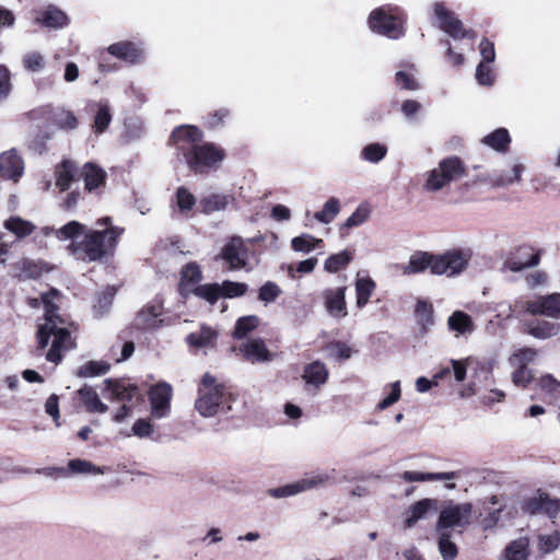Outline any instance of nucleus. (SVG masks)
I'll return each mask as SVG.
<instances>
[{
  "instance_id": "60",
  "label": "nucleus",
  "mask_w": 560,
  "mask_h": 560,
  "mask_svg": "<svg viewBox=\"0 0 560 560\" xmlns=\"http://www.w3.org/2000/svg\"><path fill=\"white\" fill-rule=\"evenodd\" d=\"M115 292L116 291L114 288H106V290L104 292H102V294L98 295L96 303L93 306L95 313H97L98 315H102L109 308L112 301L114 299Z\"/></svg>"
},
{
  "instance_id": "9",
  "label": "nucleus",
  "mask_w": 560,
  "mask_h": 560,
  "mask_svg": "<svg viewBox=\"0 0 560 560\" xmlns=\"http://www.w3.org/2000/svg\"><path fill=\"white\" fill-rule=\"evenodd\" d=\"M469 256L460 250L454 249L443 255H433L432 273L453 277L467 267Z\"/></svg>"
},
{
  "instance_id": "14",
  "label": "nucleus",
  "mask_w": 560,
  "mask_h": 560,
  "mask_svg": "<svg viewBox=\"0 0 560 560\" xmlns=\"http://www.w3.org/2000/svg\"><path fill=\"white\" fill-rule=\"evenodd\" d=\"M104 390L108 393V398L118 402H139L142 395L136 384L126 383L119 380L106 378L104 381Z\"/></svg>"
},
{
  "instance_id": "56",
  "label": "nucleus",
  "mask_w": 560,
  "mask_h": 560,
  "mask_svg": "<svg viewBox=\"0 0 560 560\" xmlns=\"http://www.w3.org/2000/svg\"><path fill=\"white\" fill-rule=\"evenodd\" d=\"M281 293L282 290L277 283L268 281L260 287L258 299L267 304L275 302L281 295Z\"/></svg>"
},
{
  "instance_id": "40",
  "label": "nucleus",
  "mask_w": 560,
  "mask_h": 560,
  "mask_svg": "<svg viewBox=\"0 0 560 560\" xmlns=\"http://www.w3.org/2000/svg\"><path fill=\"white\" fill-rule=\"evenodd\" d=\"M340 212V201L336 197H330L323 206L322 210L314 213V219L323 224H329Z\"/></svg>"
},
{
  "instance_id": "41",
  "label": "nucleus",
  "mask_w": 560,
  "mask_h": 560,
  "mask_svg": "<svg viewBox=\"0 0 560 560\" xmlns=\"http://www.w3.org/2000/svg\"><path fill=\"white\" fill-rule=\"evenodd\" d=\"M110 369V364L105 361H89L81 365L75 375L81 378L95 377L106 374Z\"/></svg>"
},
{
  "instance_id": "17",
  "label": "nucleus",
  "mask_w": 560,
  "mask_h": 560,
  "mask_svg": "<svg viewBox=\"0 0 560 560\" xmlns=\"http://www.w3.org/2000/svg\"><path fill=\"white\" fill-rule=\"evenodd\" d=\"M24 161L19 153L11 149L0 154V177L14 183L24 174Z\"/></svg>"
},
{
  "instance_id": "34",
  "label": "nucleus",
  "mask_w": 560,
  "mask_h": 560,
  "mask_svg": "<svg viewBox=\"0 0 560 560\" xmlns=\"http://www.w3.org/2000/svg\"><path fill=\"white\" fill-rule=\"evenodd\" d=\"M529 539L520 537L511 541L504 550L505 560H527L529 556Z\"/></svg>"
},
{
  "instance_id": "27",
  "label": "nucleus",
  "mask_w": 560,
  "mask_h": 560,
  "mask_svg": "<svg viewBox=\"0 0 560 560\" xmlns=\"http://www.w3.org/2000/svg\"><path fill=\"white\" fill-rule=\"evenodd\" d=\"M447 328L455 336H466L474 331V322L471 317L463 311H455L447 318Z\"/></svg>"
},
{
  "instance_id": "59",
  "label": "nucleus",
  "mask_w": 560,
  "mask_h": 560,
  "mask_svg": "<svg viewBox=\"0 0 560 560\" xmlns=\"http://www.w3.org/2000/svg\"><path fill=\"white\" fill-rule=\"evenodd\" d=\"M560 546V533L553 532L548 535L539 536V550L544 553H549L558 549Z\"/></svg>"
},
{
  "instance_id": "12",
  "label": "nucleus",
  "mask_w": 560,
  "mask_h": 560,
  "mask_svg": "<svg viewBox=\"0 0 560 560\" xmlns=\"http://www.w3.org/2000/svg\"><path fill=\"white\" fill-rule=\"evenodd\" d=\"M148 396L152 417L156 419L166 418L171 412L172 385L166 382H160L150 388Z\"/></svg>"
},
{
  "instance_id": "37",
  "label": "nucleus",
  "mask_w": 560,
  "mask_h": 560,
  "mask_svg": "<svg viewBox=\"0 0 560 560\" xmlns=\"http://www.w3.org/2000/svg\"><path fill=\"white\" fill-rule=\"evenodd\" d=\"M324 242L311 234L304 233L291 240V247L294 252L308 254L310 252L320 248Z\"/></svg>"
},
{
  "instance_id": "33",
  "label": "nucleus",
  "mask_w": 560,
  "mask_h": 560,
  "mask_svg": "<svg viewBox=\"0 0 560 560\" xmlns=\"http://www.w3.org/2000/svg\"><path fill=\"white\" fill-rule=\"evenodd\" d=\"M3 226L10 233L14 234L18 238H24L35 231V225L21 217L12 215L8 218Z\"/></svg>"
},
{
  "instance_id": "16",
  "label": "nucleus",
  "mask_w": 560,
  "mask_h": 560,
  "mask_svg": "<svg viewBox=\"0 0 560 560\" xmlns=\"http://www.w3.org/2000/svg\"><path fill=\"white\" fill-rule=\"evenodd\" d=\"M535 352H515L510 358V363L515 371L512 374L513 383L517 386H526L534 378L528 365L534 361Z\"/></svg>"
},
{
  "instance_id": "24",
  "label": "nucleus",
  "mask_w": 560,
  "mask_h": 560,
  "mask_svg": "<svg viewBox=\"0 0 560 560\" xmlns=\"http://www.w3.org/2000/svg\"><path fill=\"white\" fill-rule=\"evenodd\" d=\"M329 377V372L326 365L319 361H314L304 366L302 380L306 385L318 389L323 386Z\"/></svg>"
},
{
  "instance_id": "36",
  "label": "nucleus",
  "mask_w": 560,
  "mask_h": 560,
  "mask_svg": "<svg viewBox=\"0 0 560 560\" xmlns=\"http://www.w3.org/2000/svg\"><path fill=\"white\" fill-rule=\"evenodd\" d=\"M376 288L375 282L370 277H360L355 280L357 305L363 307L368 304L372 293Z\"/></svg>"
},
{
  "instance_id": "57",
  "label": "nucleus",
  "mask_w": 560,
  "mask_h": 560,
  "mask_svg": "<svg viewBox=\"0 0 560 560\" xmlns=\"http://www.w3.org/2000/svg\"><path fill=\"white\" fill-rule=\"evenodd\" d=\"M451 372L450 368L446 366L444 369H442L439 373L434 374V376L432 377V380H428L427 377H419L417 381H416V388L419 393H425L428 392L431 387L433 386H438L439 384V381L441 378H443L446 374H448Z\"/></svg>"
},
{
  "instance_id": "38",
  "label": "nucleus",
  "mask_w": 560,
  "mask_h": 560,
  "mask_svg": "<svg viewBox=\"0 0 560 560\" xmlns=\"http://www.w3.org/2000/svg\"><path fill=\"white\" fill-rule=\"evenodd\" d=\"M83 224L79 223L78 221H70L69 223L57 230L52 228H46L44 233L49 234L50 232H54L59 241H69L78 238L83 232Z\"/></svg>"
},
{
  "instance_id": "1",
  "label": "nucleus",
  "mask_w": 560,
  "mask_h": 560,
  "mask_svg": "<svg viewBox=\"0 0 560 560\" xmlns=\"http://www.w3.org/2000/svg\"><path fill=\"white\" fill-rule=\"evenodd\" d=\"M59 298V291L51 289L43 293L40 299L33 298L27 301L32 308H38L40 305L44 306V322L38 323L37 326L38 347L42 349L48 346L50 338L52 340L49 350H70L77 346L70 329L72 325L68 326L67 320L58 313L59 307L56 301Z\"/></svg>"
},
{
  "instance_id": "32",
  "label": "nucleus",
  "mask_w": 560,
  "mask_h": 560,
  "mask_svg": "<svg viewBox=\"0 0 560 560\" xmlns=\"http://www.w3.org/2000/svg\"><path fill=\"white\" fill-rule=\"evenodd\" d=\"M201 280V271L197 264L190 262L187 264L180 275V292L184 296L191 292V289L195 288V284Z\"/></svg>"
},
{
  "instance_id": "2",
  "label": "nucleus",
  "mask_w": 560,
  "mask_h": 560,
  "mask_svg": "<svg viewBox=\"0 0 560 560\" xmlns=\"http://www.w3.org/2000/svg\"><path fill=\"white\" fill-rule=\"evenodd\" d=\"M202 132L195 126H179L172 132L176 150L180 152L188 167L199 174L217 168L223 161L224 151L213 143H200Z\"/></svg>"
},
{
  "instance_id": "29",
  "label": "nucleus",
  "mask_w": 560,
  "mask_h": 560,
  "mask_svg": "<svg viewBox=\"0 0 560 560\" xmlns=\"http://www.w3.org/2000/svg\"><path fill=\"white\" fill-rule=\"evenodd\" d=\"M77 174L78 170L72 161H62L56 167V186L62 191L69 189L71 184L75 180Z\"/></svg>"
},
{
  "instance_id": "6",
  "label": "nucleus",
  "mask_w": 560,
  "mask_h": 560,
  "mask_svg": "<svg viewBox=\"0 0 560 560\" xmlns=\"http://www.w3.org/2000/svg\"><path fill=\"white\" fill-rule=\"evenodd\" d=\"M466 165L458 156L442 159L438 166L428 172L424 189L431 192L442 190L452 182H456L466 175Z\"/></svg>"
},
{
  "instance_id": "58",
  "label": "nucleus",
  "mask_w": 560,
  "mask_h": 560,
  "mask_svg": "<svg viewBox=\"0 0 560 560\" xmlns=\"http://www.w3.org/2000/svg\"><path fill=\"white\" fill-rule=\"evenodd\" d=\"M370 215V210L366 206H359L355 211L345 221L343 228L352 229L363 224Z\"/></svg>"
},
{
  "instance_id": "25",
  "label": "nucleus",
  "mask_w": 560,
  "mask_h": 560,
  "mask_svg": "<svg viewBox=\"0 0 560 560\" xmlns=\"http://www.w3.org/2000/svg\"><path fill=\"white\" fill-rule=\"evenodd\" d=\"M217 332L209 326L202 325L186 337L187 345L192 348H213Z\"/></svg>"
},
{
  "instance_id": "39",
  "label": "nucleus",
  "mask_w": 560,
  "mask_h": 560,
  "mask_svg": "<svg viewBox=\"0 0 560 560\" xmlns=\"http://www.w3.org/2000/svg\"><path fill=\"white\" fill-rule=\"evenodd\" d=\"M54 124L65 131H72L79 126L75 114L65 108H58L52 114Z\"/></svg>"
},
{
  "instance_id": "7",
  "label": "nucleus",
  "mask_w": 560,
  "mask_h": 560,
  "mask_svg": "<svg viewBox=\"0 0 560 560\" xmlns=\"http://www.w3.org/2000/svg\"><path fill=\"white\" fill-rule=\"evenodd\" d=\"M370 28L388 38L396 39L404 34V23L397 7H382L371 12Z\"/></svg>"
},
{
  "instance_id": "49",
  "label": "nucleus",
  "mask_w": 560,
  "mask_h": 560,
  "mask_svg": "<svg viewBox=\"0 0 560 560\" xmlns=\"http://www.w3.org/2000/svg\"><path fill=\"white\" fill-rule=\"evenodd\" d=\"M439 551L443 560H454L458 553L457 546L447 532L439 533Z\"/></svg>"
},
{
  "instance_id": "8",
  "label": "nucleus",
  "mask_w": 560,
  "mask_h": 560,
  "mask_svg": "<svg viewBox=\"0 0 560 560\" xmlns=\"http://www.w3.org/2000/svg\"><path fill=\"white\" fill-rule=\"evenodd\" d=\"M472 506L470 503L448 504L440 513L436 532H447L452 527H464L469 524Z\"/></svg>"
},
{
  "instance_id": "19",
  "label": "nucleus",
  "mask_w": 560,
  "mask_h": 560,
  "mask_svg": "<svg viewBox=\"0 0 560 560\" xmlns=\"http://www.w3.org/2000/svg\"><path fill=\"white\" fill-rule=\"evenodd\" d=\"M438 511V501L434 499H421L412 504L406 512L405 526L407 528L413 527L417 522L425 518L429 514H434Z\"/></svg>"
},
{
  "instance_id": "52",
  "label": "nucleus",
  "mask_w": 560,
  "mask_h": 560,
  "mask_svg": "<svg viewBox=\"0 0 560 560\" xmlns=\"http://www.w3.org/2000/svg\"><path fill=\"white\" fill-rule=\"evenodd\" d=\"M248 290L246 283L225 280L220 284L221 296L233 299L244 295Z\"/></svg>"
},
{
  "instance_id": "31",
  "label": "nucleus",
  "mask_w": 560,
  "mask_h": 560,
  "mask_svg": "<svg viewBox=\"0 0 560 560\" xmlns=\"http://www.w3.org/2000/svg\"><path fill=\"white\" fill-rule=\"evenodd\" d=\"M481 142L498 151V152H506L509 150L511 143V137L505 128H498L494 131L485 136Z\"/></svg>"
},
{
  "instance_id": "47",
  "label": "nucleus",
  "mask_w": 560,
  "mask_h": 560,
  "mask_svg": "<svg viewBox=\"0 0 560 560\" xmlns=\"http://www.w3.org/2000/svg\"><path fill=\"white\" fill-rule=\"evenodd\" d=\"M18 268H19L18 277L23 280L36 279L44 271V268L39 262L33 261L31 259L21 260L18 264Z\"/></svg>"
},
{
  "instance_id": "43",
  "label": "nucleus",
  "mask_w": 560,
  "mask_h": 560,
  "mask_svg": "<svg viewBox=\"0 0 560 560\" xmlns=\"http://www.w3.org/2000/svg\"><path fill=\"white\" fill-rule=\"evenodd\" d=\"M352 260V253L349 250H342L340 253L329 256L324 262V269L327 272H337L345 269Z\"/></svg>"
},
{
  "instance_id": "22",
  "label": "nucleus",
  "mask_w": 560,
  "mask_h": 560,
  "mask_svg": "<svg viewBox=\"0 0 560 560\" xmlns=\"http://www.w3.org/2000/svg\"><path fill=\"white\" fill-rule=\"evenodd\" d=\"M107 50L112 56L130 63H137L143 59L142 47L137 43L128 40L112 44Z\"/></svg>"
},
{
  "instance_id": "51",
  "label": "nucleus",
  "mask_w": 560,
  "mask_h": 560,
  "mask_svg": "<svg viewBox=\"0 0 560 560\" xmlns=\"http://www.w3.org/2000/svg\"><path fill=\"white\" fill-rule=\"evenodd\" d=\"M259 324V318L255 315L244 316L237 319L233 336L237 339L246 337V335L255 329Z\"/></svg>"
},
{
  "instance_id": "62",
  "label": "nucleus",
  "mask_w": 560,
  "mask_h": 560,
  "mask_svg": "<svg viewBox=\"0 0 560 560\" xmlns=\"http://www.w3.org/2000/svg\"><path fill=\"white\" fill-rule=\"evenodd\" d=\"M299 493H300V491H299L296 481L285 485V486H282V487L271 488L268 490V494L275 499L292 497V495H296Z\"/></svg>"
},
{
  "instance_id": "28",
  "label": "nucleus",
  "mask_w": 560,
  "mask_h": 560,
  "mask_svg": "<svg viewBox=\"0 0 560 560\" xmlns=\"http://www.w3.org/2000/svg\"><path fill=\"white\" fill-rule=\"evenodd\" d=\"M78 395L85 407V410L91 413H105L108 410L106 404H104L94 388L84 385L78 390Z\"/></svg>"
},
{
  "instance_id": "50",
  "label": "nucleus",
  "mask_w": 560,
  "mask_h": 560,
  "mask_svg": "<svg viewBox=\"0 0 560 560\" xmlns=\"http://www.w3.org/2000/svg\"><path fill=\"white\" fill-rule=\"evenodd\" d=\"M176 205L178 210L188 217L196 205V198L187 188L179 187L176 191Z\"/></svg>"
},
{
  "instance_id": "45",
  "label": "nucleus",
  "mask_w": 560,
  "mask_h": 560,
  "mask_svg": "<svg viewBox=\"0 0 560 560\" xmlns=\"http://www.w3.org/2000/svg\"><path fill=\"white\" fill-rule=\"evenodd\" d=\"M452 370L454 377L457 382H463L466 377L467 371L476 372L478 362L474 357H467L462 360H452Z\"/></svg>"
},
{
  "instance_id": "44",
  "label": "nucleus",
  "mask_w": 560,
  "mask_h": 560,
  "mask_svg": "<svg viewBox=\"0 0 560 560\" xmlns=\"http://www.w3.org/2000/svg\"><path fill=\"white\" fill-rule=\"evenodd\" d=\"M190 293L199 299L207 301L211 305L215 304V302L221 296L219 283H206L196 285L194 289H191Z\"/></svg>"
},
{
  "instance_id": "54",
  "label": "nucleus",
  "mask_w": 560,
  "mask_h": 560,
  "mask_svg": "<svg viewBox=\"0 0 560 560\" xmlns=\"http://www.w3.org/2000/svg\"><path fill=\"white\" fill-rule=\"evenodd\" d=\"M23 65L27 71L40 72L45 68L46 59L38 51H30L24 55Z\"/></svg>"
},
{
  "instance_id": "64",
  "label": "nucleus",
  "mask_w": 560,
  "mask_h": 560,
  "mask_svg": "<svg viewBox=\"0 0 560 560\" xmlns=\"http://www.w3.org/2000/svg\"><path fill=\"white\" fill-rule=\"evenodd\" d=\"M131 431L133 435L143 439L150 436L153 433V427L149 419H138L133 423Z\"/></svg>"
},
{
  "instance_id": "5",
  "label": "nucleus",
  "mask_w": 560,
  "mask_h": 560,
  "mask_svg": "<svg viewBox=\"0 0 560 560\" xmlns=\"http://www.w3.org/2000/svg\"><path fill=\"white\" fill-rule=\"evenodd\" d=\"M163 306L161 302L144 305L137 314L132 332V339L125 340L121 350H135L150 346L149 338L141 330L150 331L161 327L164 319L161 318Z\"/></svg>"
},
{
  "instance_id": "15",
  "label": "nucleus",
  "mask_w": 560,
  "mask_h": 560,
  "mask_svg": "<svg viewBox=\"0 0 560 560\" xmlns=\"http://www.w3.org/2000/svg\"><path fill=\"white\" fill-rule=\"evenodd\" d=\"M539 253L528 245H522L504 261L503 269L517 272L539 264Z\"/></svg>"
},
{
  "instance_id": "55",
  "label": "nucleus",
  "mask_w": 560,
  "mask_h": 560,
  "mask_svg": "<svg viewBox=\"0 0 560 560\" xmlns=\"http://www.w3.org/2000/svg\"><path fill=\"white\" fill-rule=\"evenodd\" d=\"M201 205L206 213L224 210L228 205V197L225 195L213 194L205 198Z\"/></svg>"
},
{
  "instance_id": "35",
  "label": "nucleus",
  "mask_w": 560,
  "mask_h": 560,
  "mask_svg": "<svg viewBox=\"0 0 560 560\" xmlns=\"http://www.w3.org/2000/svg\"><path fill=\"white\" fill-rule=\"evenodd\" d=\"M96 113L94 116L92 129L94 133L101 135L103 133L112 121V113L110 107L107 102H98L95 103Z\"/></svg>"
},
{
  "instance_id": "11",
  "label": "nucleus",
  "mask_w": 560,
  "mask_h": 560,
  "mask_svg": "<svg viewBox=\"0 0 560 560\" xmlns=\"http://www.w3.org/2000/svg\"><path fill=\"white\" fill-rule=\"evenodd\" d=\"M433 12L439 27L454 39L474 37V32L464 30L462 22L443 2H435L433 4Z\"/></svg>"
},
{
  "instance_id": "53",
  "label": "nucleus",
  "mask_w": 560,
  "mask_h": 560,
  "mask_svg": "<svg viewBox=\"0 0 560 560\" xmlns=\"http://www.w3.org/2000/svg\"><path fill=\"white\" fill-rule=\"evenodd\" d=\"M525 167L521 163H516L513 165L511 174H500L495 176L492 182L494 186H509L515 182H520L522 179V174Z\"/></svg>"
},
{
  "instance_id": "63",
  "label": "nucleus",
  "mask_w": 560,
  "mask_h": 560,
  "mask_svg": "<svg viewBox=\"0 0 560 560\" xmlns=\"http://www.w3.org/2000/svg\"><path fill=\"white\" fill-rule=\"evenodd\" d=\"M476 79L481 85H492L494 82V75L490 66L485 62H480L476 69Z\"/></svg>"
},
{
  "instance_id": "61",
  "label": "nucleus",
  "mask_w": 560,
  "mask_h": 560,
  "mask_svg": "<svg viewBox=\"0 0 560 560\" xmlns=\"http://www.w3.org/2000/svg\"><path fill=\"white\" fill-rule=\"evenodd\" d=\"M230 116V112L226 108H220L211 114L205 120V125L209 129H215L221 127L225 119Z\"/></svg>"
},
{
  "instance_id": "20",
  "label": "nucleus",
  "mask_w": 560,
  "mask_h": 560,
  "mask_svg": "<svg viewBox=\"0 0 560 560\" xmlns=\"http://www.w3.org/2000/svg\"><path fill=\"white\" fill-rule=\"evenodd\" d=\"M84 182V188L89 192H96L100 188L105 186L107 174L95 163H85L80 173Z\"/></svg>"
},
{
  "instance_id": "13",
  "label": "nucleus",
  "mask_w": 560,
  "mask_h": 560,
  "mask_svg": "<svg viewBox=\"0 0 560 560\" xmlns=\"http://www.w3.org/2000/svg\"><path fill=\"white\" fill-rule=\"evenodd\" d=\"M524 310L534 316L560 319V293L537 296L523 303Z\"/></svg>"
},
{
  "instance_id": "26",
  "label": "nucleus",
  "mask_w": 560,
  "mask_h": 560,
  "mask_svg": "<svg viewBox=\"0 0 560 560\" xmlns=\"http://www.w3.org/2000/svg\"><path fill=\"white\" fill-rule=\"evenodd\" d=\"M433 265V255L427 252H416L413 253L408 262L400 267L404 275H413L419 273L428 268L432 271Z\"/></svg>"
},
{
  "instance_id": "21",
  "label": "nucleus",
  "mask_w": 560,
  "mask_h": 560,
  "mask_svg": "<svg viewBox=\"0 0 560 560\" xmlns=\"http://www.w3.org/2000/svg\"><path fill=\"white\" fill-rule=\"evenodd\" d=\"M34 22L49 28H60L67 25V15L55 5H48L34 11Z\"/></svg>"
},
{
  "instance_id": "30",
  "label": "nucleus",
  "mask_w": 560,
  "mask_h": 560,
  "mask_svg": "<svg viewBox=\"0 0 560 560\" xmlns=\"http://www.w3.org/2000/svg\"><path fill=\"white\" fill-rule=\"evenodd\" d=\"M527 331L535 338L547 339L559 334L560 324L545 319H535L527 325Z\"/></svg>"
},
{
  "instance_id": "4",
  "label": "nucleus",
  "mask_w": 560,
  "mask_h": 560,
  "mask_svg": "<svg viewBox=\"0 0 560 560\" xmlns=\"http://www.w3.org/2000/svg\"><path fill=\"white\" fill-rule=\"evenodd\" d=\"M225 394L224 383L207 372L202 375L198 385L195 409L203 418L214 417L219 412Z\"/></svg>"
},
{
  "instance_id": "46",
  "label": "nucleus",
  "mask_w": 560,
  "mask_h": 560,
  "mask_svg": "<svg viewBox=\"0 0 560 560\" xmlns=\"http://www.w3.org/2000/svg\"><path fill=\"white\" fill-rule=\"evenodd\" d=\"M415 313L417 322L421 325L423 329H427L428 327L433 325L434 316L433 306L431 303L422 300L418 301Z\"/></svg>"
},
{
  "instance_id": "42",
  "label": "nucleus",
  "mask_w": 560,
  "mask_h": 560,
  "mask_svg": "<svg viewBox=\"0 0 560 560\" xmlns=\"http://www.w3.org/2000/svg\"><path fill=\"white\" fill-rule=\"evenodd\" d=\"M68 470L71 471L72 474H81V475L96 474V475H103V474L106 472L107 468L106 467L95 466L94 464H92L89 460L75 458V459H71L68 463Z\"/></svg>"
},
{
  "instance_id": "48",
  "label": "nucleus",
  "mask_w": 560,
  "mask_h": 560,
  "mask_svg": "<svg viewBox=\"0 0 560 560\" xmlns=\"http://www.w3.org/2000/svg\"><path fill=\"white\" fill-rule=\"evenodd\" d=\"M387 154L386 145L382 143H370L361 150V159L370 163L381 162Z\"/></svg>"
},
{
  "instance_id": "23",
  "label": "nucleus",
  "mask_w": 560,
  "mask_h": 560,
  "mask_svg": "<svg viewBox=\"0 0 560 560\" xmlns=\"http://www.w3.org/2000/svg\"><path fill=\"white\" fill-rule=\"evenodd\" d=\"M338 480L336 469L329 471L315 472L306 475L304 478L296 481L299 491L305 492L312 489H318L328 485H334Z\"/></svg>"
},
{
  "instance_id": "18",
  "label": "nucleus",
  "mask_w": 560,
  "mask_h": 560,
  "mask_svg": "<svg viewBox=\"0 0 560 560\" xmlns=\"http://www.w3.org/2000/svg\"><path fill=\"white\" fill-rule=\"evenodd\" d=\"M346 290V287H340L326 289L323 292L325 308L327 313L334 318H342L348 314Z\"/></svg>"
},
{
  "instance_id": "3",
  "label": "nucleus",
  "mask_w": 560,
  "mask_h": 560,
  "mask_svg": "<svg viewBox=\"0 0 560 560\" xmlns=\"http://www.w3.org/2000/svg\"><path fill=\"white\" fill-rule=\"evenodd\" d=\"M96 225L102 230L86 231L84 229L81 233V235L84 234L82 241L71 240L68 250L77 259L95 261L115 249L124 230L113 226L108 217L98 220Z\"/></svg>"
},
{
  "instance_id": "10",
  "label": "nucleus",
  "mask_w": 560,
  "mask_h": 560,
  "mask_svg": "<svg viewBox=\"0 0 560 560\" xmlns=\"http://www.w3.org/2000/svg\"><path fill=\"white\" fill-rule=\"evenodd\" d=\"M220 258L228 264L230 270L247 269L248 248L241 236H232L222 247Z\"/></svg>"
}]
</instances>
